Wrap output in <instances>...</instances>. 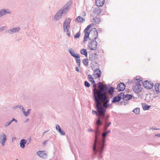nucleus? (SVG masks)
I'll return each mask as SVG.
<instances>
[{"mask_svg":"<svg viewBox=\"0 0 160 160\" xmlns=\"http://www.w3.org/2000/svg\"><path fill=\"white\" fill-rule=\"evenodd\" d=\"M93 84V93L94 101L97 103V106L101 104L100 100L108 102L109 99L108 94H110V88L108 87L106 84H104L102 82L98 83V88L97 89L96 87L95 82L92 83Z\"/></svg>","mask_w":160,"mask_h":160,"instance_id":"nucleus-1","label":"nucleus"},{"mask_svg":"<svg viewBox=\"0 0 160 160\" xmlns=\"http://www.w3.org/2000/svg\"><path fill=\"white\" fill-rule=\"evenodd\" d=\"M109 100H108V102L106 101H102L100 100V102L101 104L98 107L97 106V103L95 101L96 108L97 109V112L96 111L92 110V113L93 114H96L98 117L101 116V117L104 118L105 116V113L106 108L109 106V104H108Z\"/></svg>","mask_w":160,"mask_h":160,"instance_id":"nucleus-2","label":"nucleus"},{"mask_svg":"<svg viewBox=\"0 0 160 160\" xmlns=\"http://www.w3.org/2000/svg\"><path fill=\"white\" fill-rule=\"evenodd\" d=\"M101 134L99 128L97 127L95 131V138L93 146V151L95 153L98 152H99V149L100 148V147L102 145V144H100V141H101V139L98 140Z\"/></svg>","mask_w":160,"mask_h":160,"instance_id":"nucleus-3","label":"nucleus"},{"mask_svg":"<svg viewBox=\"0 0 160 160\" xmlns=\"http://www.w3.org/2000/svg\"><path fill=\"white\" fill-rule=\"evenodd\" d=\"M131 81V82H134L135 83V85H134L133 87L134 92L137 93H139L142 89L141 85L143 83L142 80L140 79V78L139 76H137L133 80L128 81L129 82H130Z\"/></svg>","mask_w":160,"mask_h":160,"instance_id":"nucleus-4","label":"nucleus"},{"mask_svg":"<svg viewBox=\"0 0 160 160\" xmlns=\"http://www.w3.org/2000/svg\"><path fill=\"white\" fill-rule=\"evenodd\" d=\"M88 36L85 38L84 36L83 42H87L88 38L91 41H94L98 38V35L97 30L95 28L91 29L88 33Z\"/></svg>","mask_w":160,"mask_h":160,"instance_id":"nucleus-5","label":"nucleus"},{"mask_svg":"<svg viewBox=\"0 0 160 160\" xmlns=\"http://www.w3.org/2000/svg\"><path fill=\"white\" fill-rule=\"evenodd\" d=\"M110 132V131H108L106 132H105L102 133V141H100V144H102V146H100V148L99 149V153L100 154V156H99V158H101L102 156H101V154L102 153L103 151V148L105 145V138L106 137L107 134L109 133Z\"/></svg>","mask_w":160,"mask_h":160,"instance_id":"nucleus-6","label":"nucleus"},{"mask_svg":"<svg viewBox=\"0 0 160 160\" xmlns=\"http://www.w3.org/2000/svg\"><path fill=\"white\" fill-rule=\"evenodd\" d=\"M71 7V5L67 3L62 7L58 12L62 17L64 16L69 10Z\"/></svg>","mask_w":160,"mask_h":160,"instance_id":"nucleus-7","label":"nucleus"},{"mask_svg":"<svg viewBox=\"0 0 160 160\" xmlns=\"http://www.w3.org/2000/svg\"><path fill=\"white\" fill-rule=\"evenodd\" d=\"M71 20L69 18H67L64 22L63 24V31L64 32H68L70 27Z\"/></svg>","mask_w":160,"mask_h":160,"instance_id":"nucleus-8","label":"nucleus"},{"mask_svg":"<svg viewBox=\"0 0 160 160\" xmlns=\"http://www.w3.org/2000/svg\"><path fill=\"white\" fill-rule=\"evenodd\" d=\"M98 43L96 41H91L88 42V48L91 50H94L97 47Z\"/></svg>","mask_w":160,"mask_h":160,"instance_id":"nucleus-9","label":"nucleus"},{"mask_svg":"<svg viewBox=\"0 0 160 160\" xmlns=\"http://www.w3.org/2000/svg\"><path fill=\"white\" fill-rule=\"evenodd\" d=\"M7 141L6 135L2 132L0 134V143L2 146H4Z\"/></svg>","mask_w":160,"mask_h":160,"instance_id":"nucleus-10","label":"nucleus"},{"mask_svg":"<svg viewBox=\"0 0 160 160\" xmlns=\"http://www.w3.org/2000/svg\"><path fill=\"white\" fill-rule=\"evenodd\" d=\"M20 30V28L19 27H16L14 28L8 29L7 30V33L9 34H12L16 33H17Z\"/></svg>","mask_w":160,"mask_h":160,"instance_id":"nucleus-11","label":"nucleus"},{"mask_svg":"<svg viewBox=\"0 0 160 160\" xmlns=\"http://www.w3.org/2000/svg\"><path fill=\"white\" fill-rule=\"evenodd\" d=\"M142 83L143 87L147 89H150L153 86V83L152 82H149L148 80L145 81Z\"/></svg>","mask_w":160,"mask_h":160,"instance_id":"nucleus-12","label":"nucleus"},{"mask_svg":"<svg viewBox=\"0 0 160 160\" xmlns=\"http://www.w3.org/2000/svg\"><path fill=\"white\" fill-rule=\"evenodd\" d=\"M124 95V93L121 92L118 94L117 96L114 97L112 100V102L114 103L116 102H119L122 98V96Z\"/></svg>","mask_w":160,"mask_h":160,"instance_id":"nucleus-13","label":"nucleus"},{"mask_svg":"<svg viewBox=\"0 0 160 160\" xmlns=\"http://www.w3.org/2000/svg\"><path fill=\"white\" fill-rule=\"evenodd\" d=\"M126 86L123 82H120L117 86L116 89L119 92L124 91L125 88Z\"/></svg>","mask_w":160,"mask_h":160,"instance_id":"nucleus-14","label":"nucleus"},{"mask_svg":"<svg viewBox=\"0 0 160 160\" xmlns=\"http://www.w3.org/2000/svg\"><path fill=\"white\" fill-rule=\"evenodd\" d=\"M101 71L98 68H96L94 71L93 76L95 78H99L101 76Z\"/></svg>","mask_w":160,"mask_h":160,"instance_id":"nucleus-15","label":"nucleus"},{"mask_svg":"<svg viewBox=\"0 0 160 160\" xmlns=\"http://www.w3.org/2000/svg\"><path fill=\"white\" fill-rule=\"evenodd\" d=\"M68 51L71 55L72 57L76 58H80V56L79 54H75L74 52V50L72 48H69L68 49Z\"/></svg>","mask_w":160,"mask_h":160,"instance_id":"nucleus-16","label":"nucleus"},{"mask_svg":"<svg viewBox=\"0 0 160 160\" xmlns=\"http://www.w3.org/2000/svg\"><path fill=\"white\" fill-rule=\"evenodd\" d=\"M56 129L58 132L61 135H64L65 133L63 130L62 129L60 126L58 124L56 126Z\"/></svg>","mask_w":160,"mask_h":160,"instance_id":"nucleus-17","label":"nucleus"},{"mask_svg":"<svg viewBox=\"0 0 160 160\" xmlns=\"http://www.w3.org/2000/svg\"><path fill=\"white\" fill-rule=\"evenodd\" d=\"M37 154L40 157L43 158H46L47 154L45 151H39L37 152Z\"/></svg>","mask_w":160,"mask_h":160,"instance_id":"nucleus-18","label":"nucleus"},{"mask_svg":"<svg viewBox=\"0 0 160 160\" xmlns=\"http://www.w3.org/2000/svg\"><path fill=\"white\" fill-rule=\"evenodd\" d=\"M132 98V96L130 94H127L124 95L122 96V98L124 101H128Z\"/></svg>","mask_w":160,"mask_h":160,"instance_id":"nucleus-19","label":"nucleus"},{"mask_svg":"<svg viewBox=\"0 0 160 160\" xmlns=\"http://www.w3.org/2000/svg\"><path fill=\"white\" fill-rule=\"evenodd\" d=\"M104 0H96V5L98 7H102L104 3Z\"/></svg>","mask_w":160,"mask_h":160,"instance_id":"nucleus-20","label":"nucleus"},{"mask_svg":"<svg viewBox=\"0 0 160 160\" xmlns=\"http://www.w3.org/2000/svg\"><path fill=\"white\" fill-rule=\"evenodd\" d=\"M91 27V25H88L87 28L85 29L84 30V32L85 33V38H86L88 37V33H89V30Z\"/></svg>","mask_w":160,"mask_h":160,"instance_id":"nucleus-21","label":"nucleus"},{"mask_svg":"<svg viewBox=\"0 0 160 160\" xmlns=\"http://www.w3.org/2000/svg\"><path fill=\"white\" fill-rule=\"evenodd\" d=\"M62 17L58 12L55 14L54 17V20L55 21H57L62 18Z\"/></svg>","mask_w":160,"mask_h":160,"instance_id":"nucleus-22","label":"nucleus"},{"mask_svg":"<svg viewBox=\"0 0 160 160\" xmlns=\"http://www.w3.org/2000/svg\"><path fill=\"white\" fill-rule=\"evenodd\" d=\"M27 140L25 139H22L21 140L20 142V147L24 148L25 147V144L27 142Z\"/></svg>","mask_w":160,"mask_h":160,"instance_id":"nucleus-23","label":"nucleus"},{"mask_svg":"<svg viewBox=\"0 0 160 160\" xmlns=\"http://www.w3.org/2000/svg\"><path fill=\"white\" fill-rule=\"evenodd\" d=\"M154 87L155 91L157 92H160V83H156Z\"/></svg>","mask_w":160,"mask_h":160,"instance_id":"nucleus-24","label":"nucleus"},{"mask_svg":"<svg viewBox=\"0 0 160 160\" xmlns=\"http://www.w3.org/2000/svg\"><path fill=\"white\" fill-rule=\"evenodd\" d=\"M31 111V109H28L27 112H25V109L22 111L23 114L25 117H27L29 116Z\"/></svg>","mask_w":160,"mask_h":160,"instance_id":"nucleus-25","label":"nucleus"},{"mask_svg":"<svg viewBox=\"0 0 160 160\" xmlns=\"http://www.w3.org/2000/svg\"><path fill=\"white\" fill-rule=\"evenodd\" d=\"M76 20L78 22H83L85 21V19L81 16H78L76 18Z\"/></svg>","mask_w":160,"mask_h":160,"instance_id":"nucleus-26","label":"nucleus"},{"mask_svg":"<svg viewBox=\"0 0 160 160\" xmlns=\"http://www.w3.org/2000/svg\"><path fill=\"white\" fill-rule=\"evenodd\" d=\"M4 15L7 14H11L12 13L11 11L8 9H3Z\"/></svg>","mask_w":160,"mask_h":160,"instance_id":"nucleus-27","label":"nucleus"},{"mask_svg":"<svg viewBox=\"0 0 160 160\" xmlns=\"http://www.w3.org/2000/svg\"><path fill=\"white\" fill-rule=\"evenodd\" d=\"M100 117H101V116H98V119L96 121V124L98 126L97 127H98L99 128V126L102 124V122L101 120V118Z\"/></svg>","mask_w":160,"mask_h":160,"instance_id":"nucleus-28","label":"nucleus"},{"mask_svg":"<svg viewBox=\"0 0 160 160\" xmlns=\"http://www.w3.org/2000/svg\"><path fill=\"white\" fill-rule=\"evenodd\" d=\"M81 53L84 55L86 57H87L88 52L86 49H82L80 51Z\"/></svg>","mask_w":160,"mask_h":160,"instance_id":"nucleus-29","label":"nucleus"},{"mask_svg":"<svg viewBox=\"0 0 160 160\" xmlns=\"http://www.w3.org/2000/svg\"><path fill=\"white\" fill-rule=\"evenodd\" d=\"M142 107L143 109L144 110H146L149 109L151 107V106L147 105L146 104H144L143 105Z\"/></svg>","mask_w":160,"mask_h":160,"instance_id":"nucleus-30","label":"nucleus"},{"mask_svg":"<svg viewBox=\"0 0 160 160\" xmlns=\"http://www.w3.org/2000/svg\"><path fill=\"white\" fill-rule=\"evenodd\" d=\"M133 112L134 113L136 114H139L140 113L139 108H137L134 109L133 110Z\"/></svg>","mask_w":160,"mask_h":160,"instance_id":"nucleus-31","label":"nucleus"},{"mask_svg":"<svg viewBox=\"0 0 160 160\" xmlns=\"http://www.w3.org/2000/svg\"><path fill=\"white\" fill-rule=\"evenodd\" d=\"M88 78L90 81L92 83L94 82L95 81L92 75H88Z\"/></svg>","mask_w":160,"mask_h":160,"instance_id":"nucleus-32","label":"nucleus"},{"mask_svg":"<svg viewBox=\"0 0 160 160\" xmlns=\"http://www.w3.org/2000/svg\"><path fill=\"white\" fill-rule=\"evenodd\" d=\"M82 63L86 66H88V59H83L82 61Z\"/></svg>","mask_w":160,"mask_h":160,"instance_id":"nucleus-33","label":"nucleus"},{"mask_svg":"<svg viewBox=\"0 0 160 160\" xmlns=\"http://www.w3.org/2000/svg\"><path fill=\"white\" fill-rule=\"evenodd\" d=\"M99 20L97 18H95L93 19L92 22L94 24H97L99 22Z\"/></svg>","mask_w":160,"mask_h":160,"instance_id":"nucleus-34","label":"nucleus"},{"mask_svg":"<svg viewBox=\"0 0 160 160\" xmlns=\"http://www.w3.org/2000/svg\"><path fill=\"white\" fill-rule=\"evenodd\" d=\"M15 108H20L22 110V112L24 111V108L21 105H16L15 106Z\"/></svg>","mask_w":160,"mask_h":160,"instance_id":"nucleus-35","label":"nucleus"},{"mask_svg":"<svg viewBox=\"0 0 160 160\" xmlns=\"http://www.w3.org/2000/svg\"><path fill=\"white\" fill-rule=\"evenodd\" d=\"M76 62L79 67H80L81 60L80 58H76Z\"/></svg>","mask_w":160,"mask_h":160,"instance_id":"nucleus-36","label":"nucleus"},{"mask_svg":"<svg viewBox=\"0 0 160 160\" xmlns=\"http://www.w3.org/2000/svg\"><path fill=\"white\" fill-rule=\"evenodd\" d=\"M114 89L115 88L114 87L111 86V95H112L114 92H117L115 91H114Z\"/></svg>","mask_w":160,"mask_h":160,"instance_id":"nucleus-37","label":"nucleus"},{"mask_svg":"<svg viewBox=\"0 0 160 160\" xmlns=\"http://www.w3.org/2000/svg\"><path fill=\"white\" fill-rule=\"evenodd\" d=\"M6 28L7 27L5 26L0 27V32L5 30Z\"/></svg>","mask_w":160,"mask_h":160,"instance_id":"nucleus-38","label":"nucleus"},{"mask_svg":"<svg viewBox=\"0 0 160 160\" xmlns=\"http://www.w3.org/2000/svg\"><path fill=\"white\" fill-rule=\"evenodd\" d=\"M11 123V122L8 121L6 122L4 124V126L5 127H7Z\"/></svg>","mask_w":160,"mask_h":160,"instance_id":"nucleus-39","label":"nucleus"},{"mask_svg":"<svg viewBox=\"0 0 160 160\" xmlns=\"http://www.w3.org/2000/svg\"><path fill=\"white\" fill-rule=\"evenodd\" d=\"M85 85L86 87H89L90 86L89 83L87 81H85L84 82Z\"/></svg>","mask_w":160,"mask_h":160,"instance_id":"nucleus-40","label":"nucleus"},{"mask_svg":"<svg viewBox=\"0 0 160 160\" xmlns=\"http://www.w3.org/2000/svg\"><path fill=\"white\" fill-rule=\"evenodd\" d=\"M80 35V33L79 32H78L74 35V37L75 38H78Z\"/></svg>","mask_w":160,"mask_h":160,"instance_id":"nucleus-41","label":"nucleus"},{"mask_svg":"<svg viewBox=\"0 0 160 160\" xmlns=\"http://www.w3.org/2000/svg\"><path fill=\"white\" fill-rule=\"evenodd\" d=\"M4 16L3 9L0 10V17Z\"/></svg>","mask_w":160,"mask_h":160,"instance_id":"nucleus-42","label":"nucleus"},{"mask_svg":"<svg viewBox=\"0 0 160 160\" xmlns=\"http://www.w3.org/2000/svg\"><path fill=\"white\" fill-rule=\"evenodd\" d=\"M101 9L100 8H97L96 9V12L97 13L99 14L101 12Z\"/></svg>","mask_w":160,"mask_h":160,"instance_id":"nucleus-43","label":"nucleus"},{"mask_svg":"<svg viewBox=\"0 0 160 160\" xmlns=\"http://www.w3.org/2000/svg\"><path fill=\"white\" fill-rule=\"evenodd\" d=\"M110 125V122H109L108 125H106L104 128V130H106L107 129V128L109 126V125Z\"/></svg>","mask_w":160,"mask_h":160,"instance_id":"nucleus-44","label":"nucleus"},{"mask_svg":"<svg viewBox=\"0 0 160 160\" xmlns=\"http://www.w3.org/2000/svg\"><path fill=\"white\" fill-rule=\"evenodd\" d=\"M10 121L11 122V123L13 121H15L16 122H18L17 120L14 118H13Z\"/></svg>","mask_w":160,"mask_h":160,"instance_id":"nucleus-45","label":"nucleus"},{"mask_svg":"<svg viewBox=\"0 0 160 160\" xmlns=\"http://www.w3.org/2000/svg\"><path fill=\"white\" fill-rule=\"evenodd\" d=\"M151 129H152V130H160V129H159V128H151Z\"/></svg>","mask_w":160,"mask_h":160,"instance_id":"nucleus-46","label":"nucleus"},{"mask_svg":"<svg viewBox=\"0 0 160 160\" xmlns=\"http://www.w3.org/2000/svg\"><path fill=\"white\" fill-rule=\"evenodd\" d=\"M75 69H76V70L78 72H79V69L78 68V67H76L75 68Z\"/></svg>","mask_w":160,"mask_h":160,"instance_id":"nucleus-47","label":"nucleus"},{"mask_svg":"<svg viewBox=\"0 0 160 160\" xmlns=\"http://www.w3.org/2000/svg\"><path fill=\"white\" fill-rule=\"evenodd\" d=\"M155 136V137H160V134L158 133V134H156Z\"/></svg>","mask_w":160,"mask_h":160,"instance_id":"nucleus-48","label":"nucleus"},{"mask_svg":"<svg viewBox=\"0 0 160 160\" xmlns=\"http://www.w3.org/2000/svg\"><path fill=\"white\" fill-rule=\"evenodd\" d=\"M88 132H92V131H94L93 130H92L91 128H89L88 130Z\"/></svg>","mask_w":160,"mask_h":160,"instance_id":"nucleus-49","label":"nucleus"},{"mask_svg":"<svg viewBox=\"0 0 160 160\" xmlns=\"http://www.w3.org/2000/svg\"><path fill=\"white\" fill-rule=\"evenodd\" d=\"M67 35L69 37H70V34L69 32H67Z\"/></svg>","mask_w":160,"mask_h":160,"instance_id":"nucleus-50","label":"nucleus"},{"mask_svg":"<svg viewBox=\"0 0 160 160\" xmlns=\"http://www.w3.org/2000/svg\"><path fill=\"white\" fill-rule=\"evenodd\" d=\"M47 141H45L43 142V145H45V144H46L47 143Z\"/></svg>","mask_w":160,"mask_h":160,"instance_id":"nucleus-51","label":"nucleus"},{"mask_svg":"<svg viewBox=\"0 0 160 160\" xmlns=\"http://www.w3.org/2000/svg\"><path fill=\"white\" fill-rule=\"evenodd\" d=\"M47 132V131H45L44 132V133L43 134V135H42V136H43V135H44V134L46 133Z\"/></svg>","mask_w":160,"mask_h":160,"instance_id":"nucleus-52","label":"nucleus"},{"mask_svg":"<svg viewBox=\"0 0 160 160\" xmlns=\"http://www.w3.org/2000/svg\"><path fill=\"white\" fill-rule=\"evenodd\" d=\"M120 103L121 105H122L124 102H121Z\"/></svg>","mask_w":160,"mask_h":160,"instance_id":"nucleus-53","label":"nucleus"},{"mask_svg":"<svg viewBox=\"0 0 160 160\" xmlns=\"http://www.w3.org/2000/svg\"><path fill=\"white\" fill-rule=\"evenodd\" d=\"M29 119H27V121H29Z\"/></svg>","mask_w":160,"mask_h":160,"instance_id":"nucleus-54","label":"nucleus"},{"mask_svg":"<svg viewBox=\"0 0 160 160\" xmlns=\"http://www.w3.org/2000/svg\"><path fill=\"white\" fill-rule=\"evenodd\" d=\"M90 60L91 59V60H92V59H91V58H90Z\"/></svg>","mask_w":160,"mask_h":160,"instance_id":"nucleus-55","label":"nucleus"},{"mask_svg":"<svg viewBox=\"0 0 160 160\" xmlns=\"http://www.w3.org/2000/svg\"><path fill=\"white\" fill-rule=\"evenodd\" d=\"M30 141H31V139H30V140H29V142Z\"/></svg>","mask_w":160,"mask_h":160,"instance_id":"nucleus-56","label":"nucleus"},{"mask_svg":"<svg viewBox=\"0 0 160 160\" xmlns=\"http://www.w3.org/2000/svg\"><path fill=\"white\" fill-rule=\"evenodd\" d=\"M18 160V159H17V160Z\"/></svg>","mask_w":160,"mask_h":160,"instance_id":"nucleus-57","label":"nucleus"}]
</instances>
